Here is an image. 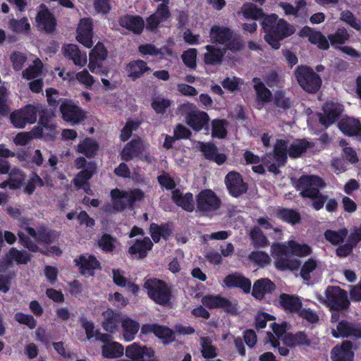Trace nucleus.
I'll use <instances>...</instances> for the list:
<instances>
[{
	"mask_svg": "<svg viewBox=\"0 0 361 361\" xmlns=\"http://www.w3.org/2000/svg\"><path fill=\"white\" fill-rule=\"evenodd\" d=\"M14 319L19 324H25L30 329H35L37 326V321L30 314H25L19 312L15 314Z\"/></svg>",
	"mask_w": 361,
	"mask_h": 361,
	"instance_id": "obj_61",
	"label": "nucleus"
},
{
	"mask_svg": "<svg viewBox=\"0 0 361 361\" xmlns=\"http://www.w3.org/2000/svg\"><path fill=\"white\" fill-rule=\"evenodd\" d=\"M43 64L39 59H36L32 64L22 72L23 77L27 80H32L39 77L42 74Z\"/></svg>",
	"mask_w": 361,
	"mask_h": 361,
	"instance_id": "obj_50",
	"label": "nucleus"
},
{
	"mask_svg": "<svg viewBox=\"0 0 361 361\" xmlns=\"http://www.w3.org/2000/svg\"><path fill=\"white\" fill-rule=\"evenodd\" d=\"M275 288V285L267 279H259L254 283L252 295L257 299H262L265 294L271 293Z\"/></svg>",
	"mask_w": 361,
	"mask_h": 361,
	"instance_id": "obj_34",
	"label": "nucleus"
},
{
	"mask_svg": "<svg viewBox=\"0 0 361 361\" xmlns=\"http://www.w3.org/2000/svg\"><path fill=\"white\" fill-rule=\"evenodd\" d=\"M352 343L350 341H343L341 345L336 346L331 351V358L334 361H352Z\"/></svg>",
	"mask_w": 361,
	"mask_h": 361,
	"instance_id": "obj_27",
	"label": "nucleus"
},
{
	"mask_svg": "<svg viewBox=\"0 0 361 361\" xmlns=\"http://www.w3.org/2000/svg\"><path fill=\"white\" fill-rule=\"evenodd\" d=\"M147 148V145L144 143L140 137L133 138L127 143L123 149L121 156L123 161H130L135 157L142 154Z\"/></svg>",
	"mask_w": 361,
	"mask_h": 361,
	"instance_id": "obj_15",
	"label": "nucleus"
},
{
	"mask_svg": "<svg viewBox=\"0 0 361 361\" xmlns=\"http://www.w3.org/2000/svg\"><path fill=\"white\" fill-rule=\"evenodd\" d=\"M60 111L63 120L73 124L78 123L85 118L82 110L72 101L63 102L60 106Z\"/></svg>",
	"mask_w": 361,
	"mask_h": 361,
	"instance_id": "obj_11",
	"label": "nucleus"
},
{
	"mask_svg": "<svg viewBox=\"0 0 361 361\" xmlns=\"http://www.w3.org/2000/svg\"><path fill=\"white\" fill-rule=\"evenodd\" d=\"M297 187L303 197L312 198L319 194V190L325 187V183L317 176H303L298 180Z\"/></svg>",
	"mask_w": 361,
	"mask_h": 361,
	"instance_id": "obj_7",
	"label": "nucleus"
},
{
	"mask_svg": "<svg viewBox=\"0 0 361 361\" xmlns=\"http://www.w3.org/2000/svg\"><path fill=\"white\" fill-rule=\"evenodd\" d=\"M295 75L300 86L307 92L314 93L321 87L320 77L307 66L298 67Z\"/></svg>",
	"mask_w": 361,
	"mask_h": 361,
	"instance_id": "obj_5",
	"label": "nucleus"
},
{
	"mask_svg": "<svg viewBox=\"0 0 361 361\" xmlns=\"http://www.w3.org/2000/svg\"><path fill=\"white\" fill-rule=\"evenodd\" d=\"M225 183L229 193L235 197L244 194L247 190L241 176L235 171H231L227 174Z\"/></svg>",
	"mask_w": 361,
	"mask_h": 361,
	"instance_id": "obj_13",
	"label": "nucleus"
},
{
	"mask_svg": "<svg viewBox=\"0 0 361 361\" xmlns=\"http://www.w3.org/2000/svg\"><path fill=\"white\" fill-rule=\"evenodd\" d=\"M328 38L332 45L344 44L349 39V35L344 27L338 28L334 34L329 35Z\"/></svg>",
	"mask_w": 361,
	"mask_h": 361,
	"instance_id": "obj_58",
	"label": "nucleus"
},
{
	"mask_svg": "<svg viewBox=\"0 0 361 361\" xmlns=\"http://www.w3.org/2000/svg\"><path fill=\"white\" fill-rule=\"evenodd\" d=\"M121 324L123 329V337L125 340L127 341L133 340L140 329V324L128 317L123 318L121 320Z\"/></svg>",
	"mask_w": 361,
	"mask_h": 361,
	"instance_id": "obj_41",
	"label": "nucleus"
},
{
	"mask_svg": "<svg viewBox=\"0 0 361 361\" xmlns=\"http://www.w3.org/2000/svg\"><path fill=\"white\" fill-rule=\"evenodd\" d=\"M144 287L147 290L148 296L159 305H166L171 300V288L162 280L148 279L145 281Z\"/></svg>",
	"mask_w": 361,
	"mask_h": 361,
	"instance_id": "obj_2",
	"label": "nucleus"
},
{
	"mask_svg": "<svg viewBox=\"0 0 361 361\" xmlns=\"http://www.w3.org/2000/svg\"><path fill=\"white\" fill-rule=\"evenodd\" d=\"M343 109L340 104L327 103L324 107V114H320L319 121L325 127L332 124L342 112Z\"/></svg>",
	"mask_w": 361,
	"mask_h": 361,
	"instance_id": "obj_21",
	"label": "nucleus"
},
{
	"mask_svg": "<svg viewBox=\"0 0 361 361\" xmlns=\"http://www.w3.org/2000/svg\"><path fill=\"white\" fill-rule=\"evenodd\" d=\"M250 238L252 242V244L255 247H264L268 245L269 241L267 237L263 234L262 231L259 228H254L250 231Z\"/></svg>",
	"mask_w": 361,
	"mask_h": 361,
	"instance_id": "obj_55",
	"label": "nucleus"
},
{
	"mask_svg": "<svg viewBox=\"0 0 361 361\" xmlns=\"http://www.w3.org/2000/svg\"><path fill=\"white\" fill-rule=\"evenodd\" d=\"M166 3H161L156 11L147 19L146 27L149 30H154L159 23L165 21L170 17V11Z\"/></svg>",
	"mask_w": 361,
	"mask_h": 361,
	"instance_id": "obj_16",
	"label": "nucleus"
},
{
	"mask_svg": "<svg viewBox=\"0 0 361 361\" xmlns=\"http://www.w3.org/2000/svg\"><path fill=\"white\" fill-rule=\"evenodd\" d=\"M300 35L301 37H308L309 41L314 44H317L319 49H328L329 44L326 38L319 31L313 30L309 27H303Z\"/></svg>",
	"mask_w": 361,
	"mask_h": 361,
	"instance_id": "obj_24",
	"label": "nucleus"
},
{
	"mask_svg": "<svg viewBox=\"0 0 361 361\" xmlns=\"http://www.w3.org/2000/svg\"><path fill=\"white\" fill-rule=\"evenodd\" d=\"M271 250L272 255L276 257V267L282 270H295L300 267L299 261L289 259V255L302 257L311 253V249L307 245L300 244L293 240L283 244L274 243Z\"/></svg>",
	"mask_w": 361,
	"mask_h": 361,
	"instance_id": "obj_1",
	"label": "nucleus"
},
{
	"mask_svg": "<svg viewBox=\"0 0 361 361\" xmlns=\"http://www.w3.org/2000/svg\"><path fill=\"white\" fill-rule=\"evenodd\" d=\"M24 173L18 168H13L9 173L10 188L16 190L20 188L25 180Z\"/></svg>",
	"mask_w": 361,
	"mask_h": 361,
	"instance_id": "obj_54",
	"label": "nucleus"
},
{
	"mask_svg": "<svg viewBox=\"0 0 361 361\" xmlns=\"http://www.w3.org/2000/svg\"><path fill=\"white\" fill-rule=\"evenodd\" d=\"M278 216L282 220L292 224H298L300 221V214L292 209H283L279 212Z\"/></svg>",
	"mask_w": 361,
	"mask_h": 361,
	"instance_id": "obj_56",
	"label": "nucleus"
},
{
	"mask_svg": "<svg viewBox=\"0 0 361 361\" xmlns=\"http://www.w3.org/2000/svg\"><path fill=\"white\" fill-rule=\"evenodd\" d=\"M319 300L331 310H343L348 309L350 301L347 292L338 286H329L325 291V298L319 295Z\"/></svg>",
	"mask_w": 361,
	"mask_h": 361,
	"instance_id": "obj_3",
	"label": "nucleus"
},
{
	"mask_svg": "<svg viewBox=\"0 0 361 361\" xmlns=\"http://www.w3.org/2000/svg\"><path fill=\"white\" fill-rule=\"evenodd\" d=\"M309 142L304 140H298L292 142L289 147L288 154L290 157L296 158L305 152Z\"/></svg>",
	"mask_w": 361,
	"mask_h": 361,
	"instance_id": "obj_52",
	"label": "nucleus"
},
{
	"mask_svg": "<svg viewBox=\"0 0 361 361\" xmlns=\"http://www.w3.org/2000/svg\"><path fill=\"white\" fill-rule=\"evenodd\" d=\"M202 302L203 305L210 309L221 308L231 314L237 312V308L234 305L220 295H205L202 298Z\"/></svg>",
	"mask_w": 361,
	"mask_h": 361,
	"instance_id": "obj_14",
	"label": "nucleus"
},
{
	"mask_svg": "<svg viewBox=\"0 0 361 361\" xmlns=\"http://www.w3.org/2000/svg\"><path fill=\"white\" fill-rule=\"evenodd\" d=\"M272 31L273 33L264 36V39L274 49H277L280 47V41L293 34L295 28L284 20L280 19Z\"/></svg>",
	"mask_w": 361,
	"mask_h": 361,
	"instance_id": "obj_9",
	"label": "nucleus"
},
{
	"mask_svg": "<svg viewBox=\"0 0 361 361\" xmlns=\"http://www.w3.org/2000/svg\"><path fill=\"white\" fill-rule=\"evenodd\" d=\"M92 30V25L90 18H83L80 20L77 30V39L87 48H90L93 44Z\"/></svg>",
	"mask_w": 361,
	"mask_h": 361,
	"instance_id": "obj_17",
	"label": "nucleus"
},
{
	"mask_svg": "<svg viewBox=\"0 0 361 361\" xmlns=\"http://www.w3.org/2000/svg\"><path fill=\"white\" fill-rule=\"evenodd\" d=\"M119 25L133 32L135 34H140L145 27V23L142 17L139 16L126 15L121 16L118 20Z\"/></svg>",
	"mask_w": 361,
	"mask_h": 361,
	"instance_id": "obj_20",
	"label": "nucleus"
},
{
	"mask_svg": "<svg viewBox=\"0 0 361 361\" xmlns=\"http://www.w3.org/2000/svg\"><path fill=\"white\" fill-rule=\"evenodd\" d=\"M211 39L213 42H217L216 44L219 46L225 45L231 37H232V32L228 27L213 26L210 31Z\"/></svg>",
	"mask_w": 361,
	"mask_h": 361,
	"instance_id": "obj_36",
	"label": "nucleus"
},
{
	"mask_svg": "<svg viewBox=\"0 0 361 361\" xmlns=\"http://www.w3.org/2000/svg\"><path fill=\"white\" fill-rule=\"evenodd\" d=\"M288 145L283 140H278L274 149V154H267L263 157L264 164L270 172L279 173V168L284 166L287 159Z\"/></svg>",
	"mask_w": 361,
	"mask_h": 361,
	"instance_id": "obj_4",
	"label": "nucleus"
},
{
	"mask_svg": "<svg viewBox=\"0 0 361 361\" xmlns=\"http://www.w3.org/2000/svg\"><path fill=\"white\" fill-rule=\"evenodd\" d=\"M149 230L152 238L155 243H158L161 238L166 239L171 234V230L166 225L152 224Z\"/></svg>",
	"mask_w": 361,
	"mask_h": 361,
	"instance_id": "obj_48",
	"label": "nucleus"
},
{
	"mask_svg": "<svg viewBox=\"0 0 361 361\" xmlns=\"http://www.w3.org/2000/svg\"><path fill=\"white\" fill-rule=\"evenodd\" d=\"M279 303L286 310L298 313L302 308V302L299 297L283 293L279 296Z\"/></svg>",
	"mask_w": 361,
	"mask_h": 361,
	"instance_id": "obj_31",
	"label": "nucleus"
},
{
	"mask_svg": "<svg viewBox=\"0 0 361 361\" xmlns=\"http://www.w3.org/2000/svg\"><path fill=\"white\" fill-rule=\"evenodd\" d=\"M220 200L210 190H202L197 197V209L204 215H212L220 207Z\"/></svg>",
	"mask_w": 361,
	"mask_h": 361,
	"instance_id": "obj_8",
	"label": "nucleus"
},
{
	"mask_svg": "<svg viewBox=\"0 0 361 361\" xmlns=\"http://www.w3.org/2000/svg\"><path fill=\"white\" fill-rule=\"evenodd\" d=\"M331 332L334 338H361V323L355 324L341 320L331 326Z\"/></svg>",
	"mask_w": 361,
	"mask_h": 361,
	"instance_id": "obj_10",
	"label": "nucleus"
},
{
	"mask_svg": "<svg viewBox=\"0 0 361 361\" xmlns=\"http://www.w3.org/2000/svg\"><path fill=\"white\" fill-rule=\"evenodd\" d=\"M23 228L24 231L32 236L36 242L49 244L56 239L53 232L44 226H40L37 231L30 226H25Z\"/></svg>",
	"mask_w": 361,
	"mask_h": 361,
	"instance_id": "obj_22",
	"label": "nucleus"
},
{
	"mask_svg": "<svg viewBox=\"0 0 361 361\" xmlns=\"http://www.w3.org/2000/svg\"><path fill=\"white\" fill-rule=\"evenodd\" d=\"M228 287H238L245 293H249L251 289V281L239 273L228 275L224 280Z\"/></svg>",
	"mask_w": 361,
	"mask_h": 361,
	"instance_id": "obj_25",
	"label": "nucleus"
},
{
	"mask_svg": "<svg viewBox=\"0 0 361 361\" xmlns=\"http://www.w3.org/2000/svg\"><path fill=\"white\" fill-rule=\"evenodd\" d=\"M75 78L87 89H91L95 82L93 76L86 69L76 73Z\"/></svg>",
	"mask_w": 361,
	"mask_h": 361,
	"instance_id": "obj_59",
	"label": "nucleus"
},
{
	"mask_svg": "<svg viewBox=\"0 0 361 361\" xmlns=\"http://www.w3.org/2000/svg\"><path fill=\"white\" fill-rule=\"evenodd\" d=\"M243 15L247 18L258 20L264 16V12L262 8H257L252 3H245L241 8Z\"/></svg>",
	"mask_w": 361,
	"mask_h": 361,
	"instance_id": "obj_47",
	"label": "nucleus"
},
{
	"mask_svg": "<svg viewBox=\"0 0 361 361\" xmlns=\"http://www.w3.org/2000/svg\"><path fill=\"white\" fill-rule=\"evenodd\" d=\"M75 262L77 264L80 265L81 272L83 274L92 275V271L99 267V262L92 255L80 256Z\"/></svg>",
	"mask_w": 361,
	"mask_h": 361,
	"instance_id": "obj_38",
	"label": "nucleus"
},
{
	"mask_svg": "<svg viewBox=\"0 0 361 361\" xmlns=\"http://www.w3.org/2000/svg\"><path fill=\"white\" fill-rule=\"evenodd\" d=\"M96 169L94 164L90 163L87 168L83 171L79 172L73 180L75 185L78 188H80L82 186H85L88 183V180L92 177L94 171Z\"/></svg>",
	"mask_w": 361,
	"mask_h": 361,
	"instance_id": "obj_44",
	"label": "nucleus"
},
{
	"mask_svg": "<svg viewBox=\"0 0 361 361\" xmlns=\"http://www.w3.org/2000/svg\"><path fill=\"white\" fill-rule=\"evenodd\" d=\"M32 256L28 252L23 250H18L12 247L8 254V258L10 261H14L17 264H26L30 261Z\"/></svg>",
	"mask_w": 361,
	"mask_h": 361,
	"instance_id": "obj_51",
	"label": "nucleus"
},
{
	"mask_svg": "<svg viewBox=\"0 0 361 361\" xmlns=\"http://www.w3.org/2000/svg\"><path fill=\"white\" fill-rule=\"evenodd\" d=\"M338 127L344 134L361 136V124L358 120L353 118H342Z\"/></svg>",
	"mask_w": 361,
	"mask_h": 361,
	"instance_id": "obj_30",
	"label": "nucleus"
},
{
	"mask_svg": "<svg viewBox=\"0 0 361 361\" xmlns=\"http://www.w3.org/2000/svg\"><path fill=\"white\" fill-rule=\"evenodd\" d=\"M42 109L41 105L28 104L24 108L10 114L12 124L18 128H23L27 123L32 124L37 121V113Z\"/></svg>",
	"mask_w": 361,
	"mask_h": 361,
	"instance_id": "obj_6",
	"label": "nucleus"
},
{
	"mask_svg": "<svg viewBox=\"0 0 361 361\" xmlns=\"http://www.w3.org/2000/svg\"><path fill=\"white\" fill-rule=\"evenodd\" d=\"M201 353L204 357L212 358L216 356V348L212 345V340L208 337L200 338Z\"/></svg>",
	"mask_w": 361,
	"mask_h": 361,
	"instance_id": "obj_53",
	"label": "nucleus"
},
{
	"mask_svg": "<svg viewBox=\"0 0 361 361\" xmlns=\"http://www.w3.org/2000/svg\"><path fill=\"white\" fill-rule=\"evenodd\" d=\"M104 321L102 323L104 329L110 333L114 332L120 322L119 316L111 310H107L103 312Z\"/></svg>",
	"mask_w": 361,
	"mask_h": 361,
	"instance_id": "obj_42",
	"label": "nucleus"
},
{
	"mask_svg": "<svg viewBox=\"0 0 361 361\" xmlns=\"http://www.w3.org/2000/svg\"><path fill=\"white\" fill-rule=\"evenodd\" d=\"M62 51L65 58L73 61L75 66L82 67L86 65L87 55L85 53H82L77 45L73 44L65 45Z\"/></svg>",
	"mask_w": 361,
	"mask_h": 361,
	"instance_id": "obj_19",
	"label": "nucleus"
},
{
	"mask_svg": "<svg viewBox=\"0 0 361 361\" xmlns=\"http://www.w3.org/2000/svg\"><path fill=\"white\" fill-rule=\"evenodd\" d=\"M208 115L200 111H191L186 118L187 123L195 130L199 131L207 125Z\"/></svg>",
	"mask_w": 361,
	"mask_h": 361,
	"instance_id": "obj_26",
	"label": "nucleus"
},
{
	"mask_svg": "<svg viewBox=\"0 0 361 361\" xmlns=\"http://www.w3.org/2000/svg\"><path fill=\"white\" fill-rule=\"evenodd\" d=\"M153 243L148 237L142 240H136L135 243L129 247V253L131 255H137L138 258H144L147 256V252L152 247Z\"/></svg>",
	"mask_w": 361,
	"mask_h": 361,
	"instance_id": "obj_32",
	"label": "nucleus"
},
{
	"mask_svg": "<svg viewBox=\"0 0 361 361\" xmlns=\"http://www.w3.org/2000/svg\"><path fill=\"white\" fill-rule=\"evenodd\" d=\"M172 200L178 206L188 212H192L194 209L193 197L190 192L183 195L178 190H173L172 192Z\"/></svg>",
	"mask_w": 361,
	"mask_h": 361,
	"instance_id": "obj_35",
	"label": "nucleus"
},
{
	"mask_svg": "<svg viewBox=\"0 0 361 361\" xmlns=\"http://www.w3.org/2000/svg\"><path fill=\"white\" fill-rule=\"evenodd\" d=\"M199 145L206 159L214 160L219 165L225 162L226 156L224 154H219L215 145L204 142H199Z\"/></svg>",
	"mask_w": 361,
	"mask_h": 361,
	"instance_id": "obj_33",
	"label": "nucleus"
},
{
	"mask_svg": "<svg viewBox=\"0 0 361 361\" xmlns=\"http://www.w3.org/2000/svg\"><path fill=\"white\" fill-rule=\"evenodd\" d=\"M226 120H214L212 121V135L223 138L226 135Z\"/></svg>",
	"mask_w": 361,
	"mask_h": 361,
	"instance_id": "obj_63",
	"label": "nucleus"
},
{
	"mask_svg": "<svg viewBox=\"0 0 361 361\" xmlns=\"http://www.w3.org/2000/svg\"><path fill=\"white\" fill-rule=\"evenodd\" d=\"M347 234L348 231L346 229H341L338 231L329 230L325 232L324 236L328 241L336 245L342 242Z\"/></svg>",
	"mask_w": 361,
	"mask_h": 361,
	"instance_id": "obj_57",
	"label": "nucleus"
},
{
	"mask_svg": "<svg viewBox=\"0 0 361 361\" xmlns=\"http://www.w3.org/2000/svg\"><path fill=\"white\" fill-rule=\"evenodd\" d=\"M111 195L112 197H115L116 195L119 196L126 207L131 206L134 202L141 201L145 197L144 192L140 189H134L128 191L113 190L111 191Z\"/></svg>",
	"mask_w": 361,
	"mask_h": 361,
	"instance_id": "obj_23",
	"label": "nucleus"
},
{
	"mask_svg": "<svg viewBox=\"0 0 361 361\" xmlns=\"http://www.w3.org/2000/svg\"><path fill=\"white\" fill-rule=\"evenodd\" d=\"M278 20L277 16L275 14L264 17L262 25L264 32H265V35L273 33L272 30L274 29Z\"/></svg>",
	"mask_w": 361,
	"mask_h": 361,
	"instance_id": "obj_64",
	"label": "nucleus"
},
{
	"mask_svg": "<svg viewBox=\"0 0 361 361\" xmlns=\"http://www.w3.org/2000/svg\"><path fill=\"white\" fill-rule=\"evenodd\" d=\"M285 343L287 345H309L310 344V338L304 332H298L295 335H286Z\"/></svg>",
	"mask_w": 361,
	"mask_h": 361,
	"instance_id": "obj_46",
	"label": "nucleus"
},
{
	"mask_svg": "<svg viewBox=\"0 0 361 361\" xmlns=\"http://www.w3.org/2000/svg\"><path fill=\"white\" fill-rule=\"evenodd\" d=\"M341 20L348 23L352 27L357 30H361L360 22L354 16L350 11H342L340 16Z\"/></svg>",
	"mask_w": 361,
	"mask_h": 361,
	"instance_id": "obj_62",
	"label": "nucleus"
},
{
	"mask_svg": "<svg viewBox=\"0 0 361 361\" xmlns=\"http://www.w3.org/2000/svg\"><path fill=\"white\" fill-rule=\"evenodd\" d=\"M207 52L204 55V61L208 65H219L226 54V48L212 44L206 46Z\"/></svg>",
	"mask_w": 361,
	"mask_h": 361,
	"instance_id": "obj_18",
	"label": "nucleus"
},
{
	"mask_svg": "<svg viewBox=\"0 0 361 361\" xmlns=\"http://www.w3.org/2000/svg\"><path fill=\"white\" fill-rule=\"evenodd\" d=\"M124 348L118 343L112 341L104 344L102 347V355L107 358H116L123 354Z\"/></svg>",
	"mask_w": 361,
	"mask_h": 361,
	"instance_id": "obj_43",
	"label": "nucleus"
},
{
	"mask_svg": "<svg viewBox=\"0 0 361 361\" xmlns=\"http://www.w3.org/2000/svg\"><path fill=\"white\" fill-rule=\"evenodd\" d=\"M126 355L130 360H120L118 361H149L150 357H154V352L151 348L134 343L126 348Z\"/></svg>",
	"mask_w": 361,
	"mask_h": 361,
	"instance_id": "obj_12",
	"label": "nucleus"
},
{
	"mask_svg": "<svg viewBox=\"0 0 361 361\" xmlns=\"http://www.w3.org/2000/svg\"><path fill=\"white\" fill-rule=\"evenodd\" d=\"M97 149V143L90 138L85 139L82 143L78 145V151L80 153L84 154L89 158L93 157Z\"/></svg>",
	"mask_w": 361,
	"mask_h": 361,
	"instance_id": "obj_49",
	"label": "nucleus"
},
{
	"mask_svg": "<svg viewBox=\"0 0 361 361\" xmlns=\"http://www.w3.org/2000/svg\"><path fill=\"white\" fill-rule=\"evenodd\" d=\"M18 238L20 240V243L30 252H40L45 255H49V253H56L57 255H59L61 254V250L56 247H51L50 249H48L47 251L41 250L35 243L32 242L21 231H19L18 232Z\"/></svg>",
	"mask_w": 361,
	"mask_h": 361,
	"instance_id": "obj_28",
	"label": "nucleus"
},
{
	"mask_svg": "<svg viewBox=\"0 0 361 361\" xmlns=\"http://www.w3.org/2000/svg\"><path fill=\"white\" fill-rule=\"evenodd\" d=\"M254 90L256 92L257 99L262 103H268L271 102L272 98L271 92L266 87L265 85L259 78H254Z\"/></svg>",
	"mask_w": 361,
	"mask_h": 361,
	"instance_id": "obj_40",
	"label": "nucleus"
},
{
	"mask_svg": "<svg viewBox=\"0 0 361 361\" xmlns=\"http://www.w3.org/2000/svg\"><path fill=\"white\" fill-rule=\"evenodd\" d=\"M37 20L39 27L47 32H52L56 27V20L47 9H42L38 13Z\"/></svg>",
	"mask_w": 361,
	"mask_h": 361,
	"instance_id": "obj_37",
	"label": "nucleus"
},
{
	"mask_svg": "<svg viewBox=\"0 0 361 361\" xmlns=\"http://www.w3.org/2000/svg\"><path fill=\"white\" fill-rule=\"evenodd\" d=\"M197 49H189L187 51H184L181 57L185 65L190 68H195L197 66Z\"/></svg>",
	"mask_w": 361,
	"mask_h": 361,
	"instance_id": "obj_60",
	"label": "nucleus"
},
{
	"mask_svg": "<svg viewBox=\"0 0 361 361\" xmlns=\"http://www.w3.org/2000/svg\"><path fill=\"white\" fill-rule=\"evenodd\" d=\"M141 332L145 334L153 333L157 337L166 339V343L169 342V340L173 335V331L169 328L155 324L143 325L141 328Z\"/></svg>",
	"mask_w": 361,
	"mask_h": 361,
	"instance_id": "obj_29",
	"label": "nucleus"
},
{
	"mask_svg": "<svg viewBox=\"0 0 361 361\" xmlns=\"http://www.w3.org/2000/svg\"><path fill=\"white\" fill-rule=\"evenodd\" d=\"M128 76L133 80L140 78L145 73L150 71L146 62L142 60H136L130 62L127 66Z\"/></svg>",
	"mask_w": 361,
	"mask_h": 361,
	"instance_id": "obj_39",
	"label": "nucleus"
},
{
	"mask_svg": "<svg viewBox=\"0 0 361 361\" xmlns=\"http://www.w3.org/2000/svg\"><path fill=\"white\" fill-rule=\"evenodd\" d=\"M270 326L275 336L271 332H267V338L274 348L277 347L279 344L278 340L283 338V335L286 334V324H282L281 325L276 324V323L271 324ZM286 337L284 338V339Z\"/></svg>",
	"mask_w": 361,
	"mask_h": 361,
	"instance_id": "obj_45",
	"label": "nucleus"
}]
</instances>
